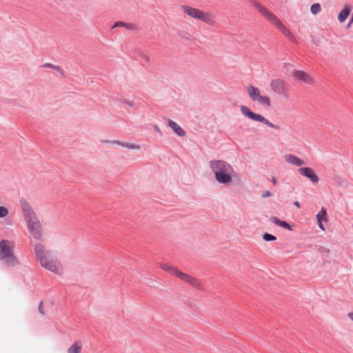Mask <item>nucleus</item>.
<instances>
[{
	"mask_svg": "<svg viewBox=\"0 0 353 353\" xmlns=\"http://www.w3.org/2000/svg\"><path fill=\"white\" fill-rule=\"evenodd\" d=\"M263 239L265 241H275L276 237L272 234L265 233L263 235Z\"/></svg>",
	"mask_w": 353,
	"mask_h": 353,
	"instance_id": "obj_26",
	"label": "nucleus"
},
{
	"mask_svg": "<svg viewBox=\"0 0 353 353\" xmlns=\"http://www.w3.org/2000/svg\"><path fill=\"white\" fill-rule=\"evenodd\" d=\"M254 6L259 10V12L270 22H271L273 25L276 26L281 21L275 16L272 12L263 7L258 3H254Z\"/></svg>",
	"mask_w": 353,
	"mask_h": 353,
	"instance_id": "obj_10",
	"label": "nucleus"
},
{
	"mask_svg": "<svg viewBox=\"0 0 353 353\" xmlns=\"http://www.w3.org/2000/svg\"><path fill=\"white\" fill-rule=\"evenodd\" d=\"M120 103L129 108H134L136 106V103L134 100L128 99L127 98H122L119 100Z\"/></svg>",
	"mask_w": 353,
	"mask_h": 353,
	"instance_id": "obj_22",
	"label": "nucleus"
},
{
	"mask_svg": "<svg viewBox=\"0 0 353 353\" xmlns=\"http://www.w3.org/2000/svg\"><path fill=\"white\" fill-rule=\"evenodd\" d=\"M210 168L214 174L215 179L221 184L230 185L236 176V172L233 167L225 161H210Z\"/></svg>",
	"mask_w": 353,
	"mask_h": 353,
	"instance_id": "obj_2",
	"label": "nucleus"
},
{
	"mask_svg": "<svg viewBox=\"0 0 353 353\" xmlns=\"http://www.w3.org/2000/svg\"><path fill=\"white\" fill-rule=\"evenodd\" d=\"M153 128L155 132H157L158 134H159L160 135H162V132L161 131V130L159 129V126L157 125H154L153 126Z\"/></svg>",
	"mask_w": 353,
	"mask_h": 353,
	"instance_id": "obj_31",
	"label": "nucleus"
},
{
	"mask_svg": "<svg viewBox=\"0 0 353 353\" xmlns=\"http://www.w3.org/2000/svg\"><path fill=\"white\" fill-rule=\"evenodd\" d=\"M160 268L169 272L170 274L173 275V276H178L179 272H180V270H179L176 267H174V266H171L168 264H166V263H161L160 264Z\"/></svg>",
	"mask_w": 353,
	"mask_h": 353,
	"instance_id": "obj_19",
	"label": "nucleus"
},
{
	"mask_svg": "<svg viewBox=\"0 0 353 353\" xmlns=\"http://www.w3.org/2000/svg\"><path fill=\"white\" fill-rule=\"evenodd\" d=\"M43 67H44V68H53V69L56 70H57V71H58V72H61V68H60L59 66H58V65H52V63H45V64L43 65Z\"/></svg>",
	"mask_w": 353,
	"mask_h": 353,
	"instance_id": "obj_28",
	"label": "nucleus"
},
{
	"mask_svg": "<svg viewBox=\"0 0 353 353\" xmlns=\"http://www.w3.org/2000/svg\"><path fill=\"white\" fill-rule=\"evenodd\" d=\"M181 9L190 17L201 20L209 26H215L216 24V16L212 13L204 12L189 6H182Z\"/></svg>",
	"mask_w": 353,
	"mask_h": 353,
	"instance_id": "obj_4",
	"label": "nucleus"
},
{
	"mask_svg": "<svg viewBox=\"0 0 353 353\" xmlns=\"http://www.w3.org/2000/svg\"><path fill=\"white\" fill-rule=\"evenodd\" d=\"M177 278H179L183 282L190 285L192 287L194 288L199 289L200 290H204L203 285L202 284V283L199 279L190 274H188L185 272L180 271Z\"/></svg>",
	"mask_w": 353,
	"mask_h": 353,
	"instance_id": "obj_9",
	"label": "nucleus"
},
{
	"mask_svg": "<svg viewBox=\"0 0 353 353\" xmlns=\"http://www.w3.org/2000/svg\"><path fill=\"white\" fill-rule=\"evenodd\" d=\"M23 210L24 219L30 234L36 240L41 239L43 234V229L35 212L28 205H24Z\"/></svg>",
	"mask_w": 353,
	"mask_h": 353,
	"instance_id": "obj_3",
	"label": "nucleus"
},
{
	"mask_svg": "<svg viewBox=\"0 0 353 353\" xmlns=\"http://www.w3.org/2000/svg\"><path fill=\"white\" fill-rule=\"evenodd\" d=\"M246 92L251 101L258 103L265 108L271 106L270 98L267 95L261 94L258 88L249 85L246 88Z\"/></svg>",
	"mask_w": 353,
	"mask_h": 353,
	"instance_id": "obj_7",
	"label": "nucleus"
},
{
	"mask_svg": "<svg viewBox=\"0 0 353 353\" xmlns=\"http://www.w3.org/2000/svg\"><path fill=\"white\" fill-rule=\"evenodd\" d=\"M167 121L168 125L179 137H184L185 135V132L182 128L176 123L175 121L170 119H165Z\"/></svg>",
	"mask_w": 353,
	"mask_h": 353,
	"instance_id": "obj_15",
	"label": "nucleus"
},
{
	"mask_svg": "<svg viewBox=\"0 0 353 353\" xmlns=\"http://www.w3.org/2000/svg\"><path fill=\"white\" fill-rule=\"evenodd\" d=\"M34 254L43 269L57 276L63 274L64 268L54 251L37 243L34 245Z\"/></svg>",
	"mask_w": 353,
	"mask_h": 353,
	"instance_id": "obj_1",
	"label": "nucleus"
},
{
	"mask_svg": "<svg viewBox=\"0 0 353 353\" xmlns=\"http://www.w3.org/2000/svg\"><path fill=\"white\" fill-rule=\"evenodd\" d=\"M294 205L295 206H296L297 208H299L301 207L300 203H299V201H295V202H294Z\"/></svg>",
	"mask_w": 353,
	"mask_h": 353,
	"instance_id": "obj_36",
	"label": "nucleus"
},
{
	"mask_svg": "<svg viewBox=\"0 0 353 353\" xmlns=\"http://www.w3.org/2000/svg\"><path fill=\"white\" fill-rule=\"evenodd\" d=\"M14 244L8 240L0 241V261L3 260L8 266H16L18 261L14 254Z\"/></svg>",
	"mask_w": 353,
	"mask_h": 353,
	"instance_id": "obj_5",
	"label": "nucleus"
},
{
	"mask_svg": "<svg viewBox=\"0 0 353 353\" xmlns=\"http://www.w3.org/2000/svg\"><path fill=\"white\" fill-rule=\"evenodd\" d=\"M283 158L287 163L294 165L297 167H300L305 164L303 160L299 159L298 157L292 154H287L284 155Z\"/></svg>",
	"mask_w": 353,
	"mask_h": 353,
	"instance_id": "obj_14",
	"label": "nucleus"
},
{
	"mask_svg": "<svg viewBox=\"0 0 353 353\" xmlns=\"http://www.w3.org/2000/svg\"><path fill=\"white\" fill-rule=\"evenodd\" d=\"M321 8L319 3H314L312 5L310 10L313 14H316L321 12Z\"/></svg>",
	"mask_w": 353,
	"mask_h": 353,
	"instance_id": "obj_24",
	"label": "nucleus"
},
{
	"mask_svg": "<svg viewBox=\"0 0 353 353\" xmlns=\"http://www.w3.org/2000/svg\"><path fill=\"white\" fill-rule=\"evenodd\" d=\"M240 112L241 114L245 117V118L250 119L253 121H257L260 122L268 127L274 129V130H280V126L275 125L274 123L270 122L268 119H267L263 115L255 113L252 112L249 107H248L245 105H241L239 107Z\"/></svg>",
	"mask_w": 353,
	"mask_h": 353,
	"instance_id": "obj_6",
	"label": "nucleus"
},
{
	"mask_svg": "<svg viewBox=\"0 0 353 353\" xmlns=\"http://www.w3.org/2000/svg\"><path fill=\"white\" fill-rule=\"evenodd\" d=\"M347 316L350 319H351L353 321V312H349L347 314Z\"/></svg>",
	"mask_w": 353,
	"mask_h": 353,
	"instance_id": "obj_33",
	"label": "nucleus"
},
{
	"mask_svg": "<svg viewBox=\"0 0 353 353\" xmlns=\"http://www.w3.org/2000/svg\"><path fill=\"white\" fill-rule=\"evenodd\" d=\"M352 22H353V17H352V18L351 19L350 21V22L348 23V24L347 25V27H346V28H350Z\"/></svg>",
	"mask_w": 353,
	"mask_h": 353,
	"instance_id": "obj_35",
	"label": "nucleus"
},
{
	"mask_svg": "<svg viewBox=\"0 0 353 353\" xmlns=\"http://www.w3.org/2000/svg\"><path fill=\"white\" fill-rule=\"evenodd\" d=\"M334 179H335L336 182L339 183V184H340L341 181H342V179L339 176H336L334 178Z\"/></svg>",
	"mask_w": 353,
	"mask_h": 353,
	"instance_id": "obj_34",
	"label": "nucleus"
},
{
	"mask_svg": "<svg viewBox=\"0 0 353 353\" xmlns=\"http://www.w3.org/2000/svg\"><path fill=\"white\" fill-rule=\"evenodd\" d=\"M39 312L40 314H41L42 315H44L45 314V312H44V308H43V302H41L39 305Z\"/></svg>",
	"mask_w": 353,
	"mask_h": 353,
	"instance_id": "obj_29",
	"label": "nucleus"
},
{
	"mask_svg": "<svg viewBox=\"0 0 353 353\" xmlns=\"http://www.w3.org/2000/svg\"><path fill=\"white\" fill-rule=\"evenodd\" d=\"M298 172L310 179L313 183H318L319 181V176L316 174L314 170L309 167H302L298 170Z\"/></svg>",
	"mask_w": 353,
	"mask_h": 353,
	"instance_id": "obj_12",
	"label": "nucleus"
},
{
	"mask_svg": "<svg viewBox=\"0 0 353 353\" xmlns=\"http://www.w3.org/2000/svg\"><path fill=\"white\" fill-rule=\"evenodd\" d=\"M276 27L286 37L293 38V35L290 30L288 29L281 21Z\"/></svg>",
	"mask_w": 353,
	"mask_h": 353,
	"instance_id": "obj_21",
	"label": "nucleus"
},
{
	"mask_svg": "<svg viewBox=\"0 0 353 353\" xmlns=\"http://www.w3.org/2000/svg\"><path fill=\"white\" fill-rule=\"evenodd\" d=\"M270 221L276 225H279L283 228H285V229H287L288 230H292V227L291 225L287 223L286 221H281L280 220L278 217L276 216H271L270 218Z\"/></svg>",
	"mask_w": 353,
	"mask_h": 353,
	"instance_id": "obj_18",
	"label": "nucleus"
},
{
	"mask_svg": "<svg viewBox=\"0 0 353 353\" xmlns=\"http://www.w3.org/2000/svg\"><path fill=\"white\" fill-rule=\"evenodd\" d=\"M270 87L272 92L277 95L288 97L289 90L286 82L280 79H274L270 81Z\"/></svg>",
	"mask_w": 353,
	"mask_h": 353,
	"instance_id": "obj_8",
	"label": "nucleus"
},
{
	"mask_svg": "<svg viewBox=\"0 0 353 353\" xmlns=\"http://www.w3.org/2000/svg\"><path fill=\"white\" fill-rule=\"evenodd\" d=\"M83 343L81 341H76L67 350V353H81Z\"/></svg>",
	"mask_w": 353,
	"mask_h": 353,
	"instance_id": "obj_20",
	"label": "nucleus"
},
{
	"mask_svg": "<svg viewBox=\"0 0 353 353\" xmlns=\"http://www.w3.org/2000/svg\"><path fill=\"white\" fill-rule=\"evenodd\" d=\"M316 221H317L319 227L323 231H324L325 230V227H324V225L323 224V221L326 223L328 221L326 210L324 208H322L319 212V213L316 214Z\"/></svg>",
	"mask_w": 353,
	"mask_h": 353,
	"instance_id": "obj_17",
	"label": "nucleus"
},
{
	"mask_svg": "<svg viewBox=\"0 0 353 353\" xmlns=\"http://www.w3.org/2000/svg\"><path fill=\"white\" fill-rule=\"evenodd\" d=\"M118 144H119L122 147H124V148H126L128 149H132V150H140V148H141V146L139 145L131 143H118Z\"/></svg>",
	"mask_w": 353,
	"mask_h": 353,
	"instance_id": "obj_23",
	"label": "nucleus"
},
{
	"mask_svg": "<svg viewBox=\"0 0 353 353\" xmlns=\"http://www.w3.org/2000/svg\"><path fill=\"white\" fill-rule=\"evenodd\" d=\"M118 26H123V27H125L128 29H132L133 27V25L132 23H125L119 21L114 24V27H118Z\"/></svg>",
	"mask_w": 353,
	"mask_h": 353,
	"instance_id": "obj_27",
	"label": "nucleus"
},
{
	"mask_svg": "<svg viewBox=\"0 0 353 353\" xmlns=\"http://www.w3.org/2000/svg\"><path fill=\"white\" fill-rule=\"evenodd\" d=\"M8 213L9 211L6 207L0 205V219L7 216Z\"/></svg>",
	"mask_w": 353,
	"mask_h": 353,
	"instance_id": "obj_25",
	"label": "nucleus"
},
{
	"mask_svg": "<svg viewBox=\"0 0 353 353\" xmlns=\"http://www.w3.org/2000/svg\"><path fill=\"white\" fill-rule=\"evenodd\" d=\"M294 80L306 84H312L313 78L308 73L302 70H294L292 73Z\"/></svg>",
	"mask_w": 353,
	"mask_h": 353,
	"instance_id": "obj_13",
	"label": "nucleus"
},
{
	"mask_svg": "<svg viewBox=\"0 0 353 353\" xmlns=\"http://www.w3.org/2000/svg\"><path fill=\"white\" fill-rule=\"evenodd\" d=\"M352 11V6L349 4H345L343 9L338 14V20L341 23H343L350 14Z\"/></svg>",
	"mask_w": 353,
	"mask_h": 353,
	"instance_id": "obj_16",
	"label": "nucleus"
},
{
	"mask_svg": "<svg viewBox=\"0 0 353 353\" xmlns=\"http://www.w3.org/2000/svg\"><path fill=\"white\" fill-rule=\"evenodd\" d=\"M271 181L274 185L276 184V179L274 177H273Z\"/></svg>",
	"mask_w": 353,
	"mask_h": 353,
	"instance_id": "obj_37",
	"label": "nucleus"
},
{
	"mask_svg": "<svg viewBox=\"0 0 353 353\" xmlns=\"http://www.w3.org/2000/svg\"><path fill=\"white\" fill-rule=\"evenodd\" d=\"M262 197L263 198H268V197H270L272 196V193L270 191H265L264 192L263 194H262Z\"/></svg>",
	"mask_w": 353,
	"mask_h": 353,
	"instance_id": "obj_30",
	"label": "nucleus"
},
{
	"mask_svg": "<svg viewBox=\"0 0 353 353\" xmlns=\"http://www.w3.org/2000/svg\"><path fill=\"white\" fill-rule=\"evenodd\" d=\"M142 59L147 63L150 61V57L146 54H142Z\"/></svg>",
	"mask_w": 353,
	"mask_h": 353,
	"instance_id": "obj_32",
	"label": "nucleus"
},
{
	"mask_svg": "<svg viewBox=\"0 0 353 353\" xmlns=\"http://www.w3.org/2000/svg\"><path fill=\"white\" fill-rule=\"evenodd\" d=\"M254 6L259 10V12L270 22H271L273 25L276 26L281 21L275 16L272 12L263 7L258 3H254Z\"/></svg>",
	"mask_w": 353,
	"mask_h": 353,
	"instance_id": "obj_11",
	"label": "nucleus"
}]
</instances>
